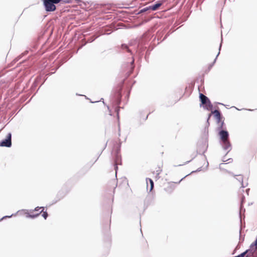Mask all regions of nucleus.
<instances>
[{
	"mask_svg": "<svg viewBox=\"0 0 257 257\" xmlns=\"http://www.w3.org/2000/svg\"><path fill=\"white\" fill-rule=\"evenodd\" d=\"M219 136L224 149L227 150L230 148L231 144L229 140L228 133L226 131L221 130L219 132Z\"/></svg>",
	"mask_w": 257,
	"mask_h": 257,
	"instance_id": "obj_1",
	"label": "nucleus"
},
{
	"mask_svg": "<svg viewBox=\"0 0 257 257\" xmlns=\"http://www.w3.org/2000/svg\"><path fill=\"white\" fill-rule=\"evenodd\" d=\"M61 0H43L45 10L47 12H53L56 8L54 4L59 3Z\"/></svg>",
	"mask_w": 257,
	"mask_h": 257,
	"instance_id": "obj_2",
	"label": "nucleus"
},
{
	"mask_svg": "<svg viewBox=\"0 0 257 257\" xmlns=\"http://www.w3.org/2000/svg\"><path fill=\"white\" fill-rule=\"evenodd\" d=\"M201 163H203V165L200 164L198 166H200L197 170L192 171L190 174H188V175H186L184 177L182 178L179 182L180 183L182 180H183L185 177L188 176L191 174H193L195 172H198L200 171H206L208 167L209 166V162H200Z\"/></svg>",
	"mask_w": 257,
	"mask_h": 257,
	"instance_id": "obj_3",
	"label": "nucleus"
},
{
	"mask_svg": "<svg viewBox=\"0 0 257 257\" xmlns=\"http://www.w3.org/2000/svg\"><path fill=\"white\" fill-rule=\"evenodd\" d=\"M212 113L213 114L214 117L217 119V123L218 124V130L223 128L224 122L221 120V117L220 112L217 110H215L214 111H212Z\"/></svg>",
	"mask_w": 257,
	"mask_h": 257,
	"instance_id": "obj_4",
	"label": "nucleus"
},
{
	"mask_svg": "<svg viewBox=\"0 0 257 257\" xmlns=\"http://www.w3.org/2000/svg\"><path fill=\"white\" fill-rule=\"evenodd\" d=\"M12 135L11 133H9L6 139L3 140L0 143V146L1 147H10L12 145V141H11Z\"/></svg>",
	"mask_w": 257,
	"mask_h": 257,
	"instance_id": "obj_5",
	"label": "nucleus"
},
{
	"mask_svg": "<svg viewBox=\"0 0 257 257\" xmlns=\"http://www.w3.org/2000/svg\"><path fill=\"white\" fill-rule=\"evenodd\" d=\"M199 97H200V99L202 104H206L207 109H208V106L209 107H211L212 106L210 100L204 94H203L202 93H200Z\"/></svg>",
	"mask_w": 257,
	"mask_h": 257,
	"instance_id": "obj_6",
	"label": "nucleus"
},
{
	"mask_svg": "<svg viewBox=\"0 0 257 257\" xmlns=\"http://www.w3.org/2000/svg\"><path fill=\"white\" fill-rule=\"evenodd\" d=\"M233 176L234 177H237V178H236L237 180H238L239 182H240L241 183V187L242 188H245V187L247 186V183H243V176L242 175H233Z\"/></svg>",
	"mask_w": 257,
	"mask_h": 257,
	"instance_id": "obj_7",
	"label": "nucleus"
},
{
	"mask_svg": "<svg viewBox=\"0 0 257 257\" xmlns=\"http://www.w3.org/2000/svg\"><path fill=\"white\" fill-rule=\"evenodd\" d=\"M253 249L252 248H250V246H249V248L246 249L244 252H242L243 255L244 256L246 254L247 255L246 257H248L249 255H253L255 251H253Z\"/></svg>",
	"mask_w": 257,
	"mask_h": 257,
	"instance_id": "obj_8",
	"label": "nucleus"
},
{
	"mask_svg": "<svg viewBox=\"0 0 257 257\" xmlns=\"http://www.w3.org/2000/svg\"><path fill=\"white\" fill-rule=\"evenodd\" d=\"M149 182V183L150 185V188L149 189V192H150L152 191V190L154 188V182H153V180L150 178H146L147 188L148 190L149 189V188H148V186H149L148 182Z\"/></svg>",
	"mask_w": 257,
	"mask_h": 257,
	"instance_id": "obj_9",
	"label": "nucleus"
},
{
	"mask_svg": "<svg viewBox=\"0 0 257 257\" xmlns=\"http://www.w3.org/2000/svg\"><path fill=\"white\" fill-rule=\"evenodd\" d=\"M162 5V3H157V4H155V5H153L152 6H150L149 9L150 10H153V11H156V10H157L160 8V7Z\"/></svg>",
	"mask_w": 257,
	"mask_h": 257,
	"instance_id": "obj_10",
	"label": "nucleus"
},
{
	"mask_svg": "<svg viewBox=\"0 0 257 257\" xmlns=\"http://www.w3.org/2000/svg\"><path fill=\"white\" fill-rule=\"evenodd\" d=\"M162 166L163 165H159L158 167L156 168L155 170L154 171L153 174H160V173L162 171Z\"/></svg>",
	"mask_w": 257,
	"mask_h": 257,
	"instance_id": "obj_11",
	"label": "nucleus"
},
{
	"mask_svg": "<svg viewBox=\"0 0 257 257\" xmlns=\"http://www.w3.org/2000/svg\"><path fill=\"white\" fill-rule=\"evenodd\" d=\"M250 248H252L253 249V251H256L257 249V238H256L255 241L250 245Z\"/></svg>",
	"mask_w": 257,
	"mask_h": 257,
	"instance_id": "obj_12",
	"label": "nucleus"
},
{
	"mask_svg": "<svg viewBox=\"0 0 257 257\" xmlns=\"http://www.w3.org/2000/svg\"><path fill=\"white\" fill-rule=\"evenodd\" d=\"M115 153V157H116L115 161H119V160H120L121 156H120V155L119 153V149H117Z\"/></svg>",
	"mask_w": 257,
	"mask_h": 257,
	"instance_id": "obj_13",
	"label": "nucleus"
},
{
	"mask_svg": "<svg viewBox=\"0 0 257 257\" xmlns=\"http://www.w3.org/2000/svg\"><path fill=\"white\" fill-rule=\"evenodd\" d=\"M113 162L114 163H113V166L114 167V169L115 171V176L116 177L117 170V169H118L117 166H118V164L121 165V162H120L119 164L117 163V162Z\"/></svg>",
	"mask_w": 257,
	"mask_h": 257,
	"instance_id": "obj_14",
	"label": "nucleus"
},
{
	"mask_svg": "<svg viewBox=\"0 0 257 257\" xmlns=\"http://www.w3.org/2000/svg\"><path fill=\"white\" fill-rule=\"evenodd\" d=\"M112 187L115 189L117 186V179L111 180L110 182Z\"/></svg>",
	"mask_w": 257,
	"mask_h": 257,
	"instance_id": "obj_15",
	"label": "nucleus"
},
{
	"mask_svg": "<svg viewBox=\"0 0 257 257\" xmlns=\"http://www.w3.org/2000/svg\"><path fill=\"white\" fill-rule=\"evenodd\" d=\"M44 209H42V210L39 213H41V212H43L42 216L44 217V218L45 219H46L48 216V214L47 212L46 211H44Z\"/></svg>",
	"mask_w": 257,
	"mask_h": 257,
	"instance_id": "obj_16",
	"label": "nucleus"
},
{
	"mask_svg": "<svg viewBox=\"0 0 257 257\" xmlns=\"http://www.w3.org/2000/svg\"><path fill=\"white\" fill-rule=\"evenodd\" d=\"M244 197L242 196V199H241V204H240V213L243 210V211H245V209L243 208V207L242 206V204L244 201Z\"/></svg>",
	"mask_w": 257,
	"mask_h": 257,
	"instance_id": "obj_17",
	"label": "nucleus"
},
{
	"mask_svg": "<svg viewBox=\"0 0 257 257\" xmlns=\"http://www.w3.org/2000/svg\"><path fill=\"white\" fill-rule=\"evenodd\" d=\"M40 213H38L36 214H30L29 215V217L32 218H35L38 217L40 215Z\"/></svg>",
	"mask_w": 257,
	"mask_h": 257,
	"instance_id": "obj_18",
	"label": "nucleus"
},
{
	"mask_svg": "<svg viewBox=\"0 0 257 257\" xmlns=\"http://www.w3.org/2000/svg\"><path fill=\"white\" fill-rule=\"evenodd\" d=\"M227 163H221L219 165V168L220 170H226L224 168H223V166L227 164Z\"/></svg>",
	"mask_w": 257,
	"mask_h": 257,
	"instance_id": "obj_19",
	"label": "nucleus"
},
{
	"mask_svg": "<svg viewBox=\"0 0 257 257\" xmlns=\"http://www.w3.org/2000/svg\"><path fill=\"white\" fill-rule=\"evenodd\" d=\"M44 208H45L44 207H39V206H38V207H36L35 208L34 211H37L39 210L40 209H44Z\"/></svg>",
	"mask_w": 257,
	"mask_h": 257,
	"instance_id": "obj_20",
	"label": "nucleus"
},
{
	"mask_svg": "<svg viewBox=\"0 0 257 257\" xmlns=\"http://www.w3.org/2000/svg\"><path fill=\"white\" fill-rule=\"evenodd\" d=\"M13 215V214H12L11 215H10V216H4L3 218H2L0 220H2L3 219H5V218H10L11 217H12V216Z\"/></svg>",
	"mask_w": 257,
	"mask_h": 257,
	"instance_id": "obj_21",
	"label": "nucleus"
},
{
	"mask_svg": "<svg viewBox=\"0 0 257 257\" xmlns=\"http://www.w3.org/2000/svg\"><path fill=\"white\" fill-rule=\"evenodd\" d=\"M117 96H118V99H120V94L119 92H118ZM119 102H120V100H118L117 102V104L118 105Z\"/></svg>",
	"mask_w": 257,
	"mask_h": 257,
	"instance_id": "obj_22",
	"label": "nucleus"
},
{
	"mask_svg": "<svg viewBox=\"0 0 257 257\" xmlns=\"http://www.w3.org/2000/svg\"><path fill=\"white\" fill-rule=\"evenodd\" d=\"M155 178L157 180L159 179L160 178V177L159 176L160 174H155Z\"/></svg>",
	"mask_w": 257,
	"mask_h": 257,
	"instance_id": "obj_23",
	"label": "nucleus"
},
{
	"mask_svg": "<svg viewBox=\"0 0 257 257\" xmlns=\"http://www.w3.org/2000/svg\"><path fill=\"white\" fill-rule=\"evenodd\" d=\"M118 110H119V108L118 107H117L116 108L115 111H117V116H118Z\"/></svg>",
	"mask_w": 257,
	"mask_h": 257,
	"instance_id": "obj_24",
	"label": "nucleus"
},
{
	"mask_svg": "<svg viewBox=\"0 0 257 257\" xmlns=\"http://www.w3.org/2000/svg\"><path fill=\"white\" fill-rule=\"evenodd\" d=\"M237 257H244V256L243 255L242 253H240L239 254H238V255H236Z\"/></svg>",
	"mask_w": 257,
	"mask_h": 257,
	"instance_id": "obj_25",
	"label": "nucleus"
},
{
	"mask_svg": "<svg viewBox=\"0 0 257 257\" xmlns=\"http://www.w3.org/2000/svg\"><path fill=\"white\" fill-rule=\"evenodd\" d=\"M125 48L127 49V51L129 52L130 50L128 49L127 47L126 46H125Z\"/></svg>",
	"mask_w": 257,
	"mask_h": 257,
	"instance_id": "obj_26",
	"label": "nucleus"
},
{
	"mask_svg": "<svg viewBox=\"0 0 257 257\" xmlns=\"http://www.w3.org/2000/svg\"><path fill=\"white\" fill-rule=\"evenodd\" d=\"M184 165V164H179V165H177V166H182V165Z\"/></svg>",
	"mask_w": 257,
	"mask_h": 257,
	"instance_id": "obj_27",
	"label": "nucleus"
},
{
	"mask_svg": "<svg viewBox=\"0 0 257 257\" xmlns=\"http://www.w3.org/2000/svg\"><path fill=\"white\" fill-rule=\"evenodd\" d=\"M249 189H247L246 190V192H247V193H248V192L249 191Z\"/></svg>",
	"mask_w": 257,
	"mask_h": 257,
	"instance_id": "obj_28",
	"label": "nucleus"
},
{
	"mask_svg": "<svg viewBox=\"0 0 257 257\" xmlns=\"http://www.w3.org/2000/svg\"><path fill=\"white\" fill-rule=\"evenodd\" d=\"M228 173H229V174H230L233 175V173H231V172H228Z\"/></svg>",
	"mask_w": 257,
	"mask_h": 257,
	"instance_id": "obj_29",
	"label": "nucleus"
}]
</instances>
